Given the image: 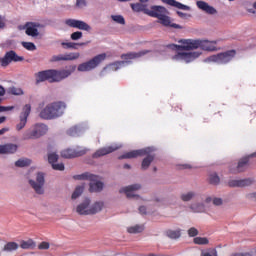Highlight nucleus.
Here are the masks:
<instances>
[{"mask_svg": "<svg viewBox=\"0 0 256 256\" xmlns=\"http://www.w3.org/2000/svg\"><path fill=\"white\" fill-rule=\"evenodd\" d=\"M111 19L115 21V23H119V25H125V18L121 15H112Z\"/></svg>", "mask_w": 256, "mask_h": 256, "instance_id": "43", "label": "nucleus"}, {"mask_svg": "<svg viewBox=\"0 0 256 256\" xmlns=\"http://www.w3.org/2000/svg\"><path fill=\"white\" fill-rule=\"evenodd\" d=\"M237 52L235 50H228L226 52L212 55L204 60L205 63H217V65H225L233 60Z\"/></svg>", "mask_w": 256, "mask_h": 256, "instance_id": "7", "label": "nucleus"}, {"mask_svg": "<svg viewBox=\"0 0 256 256\" xmlns=\"http://www.w3.org/2000/svg\"><path fill=\"white\" fill-rule=\"evenodd\" d=\"M76 7H79V9H83V7H87V1L86 0H76Z\"/></svg>", "mask_w": 256, "mask_h": 256, "instance_id": "49", "label": "nucleus"}, {"mask_svg": "<svg viewBox=\"0 0 256 256\" xmlns=\"http://www.w3.org/2000/svg\"><path fill=\"white\" fill-rule=\"evenodd\" d=\"M220 181H221V179L219 178L217 173H212V174L209 175V183L211 185H219Z\"/></svg>", "mask_w": 256, "mask_h": 256, "instance_id": "37", "label": "nucleus"}, {"mask_svg": "<svg viewBox=\"0 0 256 256\" xmlns=\"http://www.w3.org/2000/svg\"><path fill=\"white\" fill-rule=\"evenodd\" d=\"M248 199H254L256 201V192L247 195Z\"/></svg>", "mask_w": 256, "mask_h": 256, "instance_id": "55", "label": "nucleus"}, {"mask_svg": "<svg viewBox=\"0 0 256 256\" xmlns=\"http://www.w3.org/2000/svg\"><path fill=\"white\" fill-rule=\"evenodd\" d=\"M22 47L27 49V51H35L37 49V46L32 42H22Z\"/></svg>", "mask_w": 256, "mask_h": 256, "instance_id": "41", "label": "nucleus"}, {"mask_svg": "<svg viewBox=\"0 0 256 256\" xmlns=\"http://www.w3.org/2000/svg\"><path fill=\"white\" fill-rule=\"evenodd\" d=\"M147 53H151V51L143 50L140 52H129L126 54H122L121 59H123V61H117L112 64H109L103 69L100 75L101 76L105 75L106 71H118V69H121V67H125L126 65H129V63H131V59H139V57H143L144 55H147Z\"/></svg>", "mask_w": 256, "mask_h": 256, "instance_id": "3", "label": "nucleus"}, {"mask_svg": "<svg viewBox=\"0 0 256 256\" xmlns=\"http://www.w3.org/2000/svg\"><path fill=\"white\" fill-rule=\"evenodd\" d=\"M38 249H41V250H47L49 249V243L48 242H41L38 246Z\"/></svg>", "mask_w": 256, "mask_h": 256, "instance_id": "50", "label": "nucleus"}, {"mask_svg": "<svg viewBox=\"0 0 256 256\" xmlns=\"http://www.w3.org/2000/svg\"><path fill=\"white\" fill-rule=\"evenodd\" d=\"M105 203L103 201H96L94 204L90 205V215H95L103 210Z\"/></svg>", "mask_w": 256, "mask_h": 256, "instance_id": "28", "label": "nucleus"}, {"mask_svg": "<svg viewBox=\"0 0 256 256\" xmlns=\"http://www.w3.org/2000/svg\"><path fill=\"white\" fill-rule=\"evenodd\" d=\"M149 0H140V3H147Z\"/></svg>", "mask_w": 256, "mask_h": 256, "instance_id": "61", "label": "nucleus"}, {"mask_svg": "<svg viewBox=\"0 0 256 256\" xmlns=\"http://www.w3.org/2000/svg\"><path fill=\"white\" fill-rule=\"evenodd\" d=\"M52 168L55 169V171H64L65 165L63 163H56L52 164Z\"/></svg>", "mask_w": 256, "mask_h": 256, "instance_id": "45", "label": "nucleus"}, {"mask_svg": "<svg viewBox=\"0 0 256 256\" xmlns=\"http://www.w3.org/2000/svg\"><path fill=\"white\" fill-rule=\"evenodd\" d=\"M252 157H256V152L254 154H252Z\"/></svg>", "mask_w": 256, "mask_h": 256, "instance_id": "63", "label": "nucleus"}, {"mask_svg": "<svg viewBox=\"0 0 256 256\" xmlns=\"http://www.w3.org/2000/svg\"><path fill=\"white\" fill-rule=\"evenodd\" d=\"M194 243L196 245H207L209 243V240L205 237H196L194 238Z\"/></svg>", "mask_w": 256, "mask_h": 256, "instance_id": "42", "label": "nucleus"}, {"mask_svg": "<svg viewBox=\"0 0 256 256\" xmlns=\"http://www.w3.org/2000/svg\"><path fill=\"white\" fill-rule=\"evenodd\" d=\"M47 131H49L47 125L43 123H37L32 127V129L26 131L23 134V139H39V137H43V135H46Z\"/></svg>", "mask_w": 256, "mask_h": 256, "instance_id": "9", "label": "nucleus"}, {"mask_svg": "<svg viewBox=\"0 0 256 256\" xmlns=\"http://www.w3.org/2000/svg\"><path fill=\"white\" fill-rule=\"evenodd\" d=\"M65 25L74 29H80V31H91V27L89 24H87V22L77 19H66Z\"/></svg>", "mask_w": 256, "mask_h": 256, "instance_id": "15", "label": "nucleus"}, {"mask_svg": "<svg viewBox=\"0 0 256 256\" xmlns=\"http://www.w3.org/2000/svg\"><path fill=\"white\" fill-rule=\"evenodd\" d=\"M9 131V128H2L0 130V135H5V133H7Z\"/></svg>", "mask_w": 256, "mask_h": 256, "instance_id": "56", "label": "nucleus"}, {"mask_svg": "<svg viewBox=\"0 0 256 256\" xmlns=\"http://www.w3.org/2000/svg\"><path fill=\"white\" fill-rule=\"evenodd\" d=\"M196 193L193 191L186 192L181 194L180 199H182L184 202L191 201V199H195Z\"/></svg>", "mask_w": 256, "mask_h": 256, "instance_id": "34", "label": "nucleus"}, {"mask_svg": "<svg viewBox=\"0 0 256 256\" xmlns=\"http://www.w3.org/2000/svg\"><path fill=\"white\" fill-rule=\"evenodd\" d=\"M18 148L19 146L13 143L0 145V155H13V153H17Z\"/></svg>", "mask_w": 256, "mask_h": 256, "instance_id": "20", "label": "nucleus"}, {"mask_svg": "<svg viewBox=\"0 0 256 256\" xmlns=\"http://www.w3.org/2000/svg\"><path fill=\"white\" fill-rule=\"evenodd\" d=\"M139 213H141V215H146L147 208L145 206H140L139 207Z\"/></svg>", "mask_w": 256, "mask_h": 256, "instance_id": "54", "label": "nucleus"}, {"mask_svg": "<svg viewBox=\"0 0 256 256\" xmlns=\"http://www.w3.org/2000/svg\"><path fill=\"white\" fill-rule=\"evenodd\" d=\"M65 113V103L63 102H54L48 104L41 112V119L51 120L61 117Z\"/></svg>", "mask_w": 256, "mask_h": 256, "instance_id": "5", "label": "nucleus"}, {"mask_svg": "<svg viewBox=\"0 0 256 256\" xmlns=\"http://www.w3.org/2000/svg\"><path fill=\"white\" fill-rule=\"evenodd\" d=\"M58 159H59V155H57V153L52 152L48 154V161L51 165L57 163Z\"/></svg>", "mask_w": 256, "mask_h": 256, "instance_id": "40", "label": "nucleus"}, {"mask_svg": "<svg viewBox=\"0 0 256 256\" xmlns=\"http://www.w3.org/2000/svg\"><path fill=\"white\" fill-rule=\"evenodd\" d=\"M74 179H78V180L85 179L86 181H90V184H89L90 193H99L103 191L104 184L103 182L99 181V176L97 175H93L89 172H86L84 174L75 176Z\"/></svg>", "mask_w": 256, "mask_h": 256, "instance_id": "6", "label": "nucleus"}, {"mask_svg": "<svg viewBox=\"0 0 256 256\" xmlns=\"http://www.w3.org/2000/svg\"><path fill=\"white\" fill-rule=\"evenodd\" d=\"M77 66L72 65L67 69L62 70H44L35 74L36 83H43V81H49L50 83H59L63 79H67L72 73H75Z\"/></svg>", "mask_w": 256, "mask_h": 256, "instance_id": "2", "label": "nucleus"}, {"mask_svg": "<svg viewBox=\"0 0 256 256\" xmlns=\"http://www.w3.org/2000/svg\"><path fill=\"white\" fill-rule=\"evenodd\" d=\"M91 200L89 198H86L82 203H80L76 207V212L78 215H91Z\"/></svg>", "mask_w": 256, "mask_h": 256, "instance_id": "18", "label": "nucleus"}, {"mask_svg": "<svg viewBox=\"0 0 256 256\" xmlns=\"http://www.w3.org/2000/svg\"><path fill=\"white\" fill-rule=\"evenodd\" d=\"M80 54L78 52L75 53H68V54H59L54 55L51 59V61L57 62V61H75V59H79Z\"/></svg>", "mask_w": 256, "mask_h": 256, "instance_id": "19", "label": "nucleus"}, {"mask_svg": "<svg viewBox=\"0 0 256 256\" xmlns=\"http://www.w3.org/2000/svg\"><path fill=\"white\" fill-rule=\"evenodd\" d=\"M83 191H85V185L77 186L72 194V199H78V197H81Z\"/></svg>", "mask_w": 256, "mask_h": 256, "instance_id": "35", "label": "nucleus"}, {"mask_svg": "<svg viewBox=\"0 0 256 256\" xmlns=\"http://www.w3.org/2000/svg\"><path fill=\"white\" fill-rule=\"evenodd\" d=\"M84 131L85 128L83 126H74L67 131V135H69L70 137H79V135L84 133Z\"/></svg>", "mask_w": 256, "mask_h": 256, "instance_id": "27", "label": "nucleus"}, {"mask_svg": "<svg viewBox=\"0 0 256 256\" xmlns=\"http://www.w3.org/2000/svg\"><path fill=\"white\" fill-rule=\"evenodd\" d=\"M21 249H35V242L31 239L23 240L20 244Z\"/></svg>", "mask_w": 256, "mask_h": 256, "instance_id": "32", "label": "nucleus"}, {"mask_svg": "<svg viewBox=\"0 0 256 256\" xmlns=\"http://www.w3.org/2000/svg\"><path fill=\"white\" fill-rule=\"evenodd\" d=\"M167 237H169V239H179V237H181V229L178 230H168L166 232Z\"/></svg>", "mask_w": 256, "mask_h": 256, "instance_id": "33", "label": "nucleus"}, {"mask_svg": "<svg viewBox=\"0 0 256 256\" xmlns=\"http://www.w3.org/2000/svg\"><path fill=\"white\" fill-rule=\"evenodd\" d=\"M131 7L136 13H139L143 11L145 15H149L151 17V13H153V6L149 9L147 6L141 4V3H136V4H131Z\"/></svg>", "mask_w": 256, "mask_h": 256, "instance_id": "24", "label": "nucleus"}, {"mask_svg": "<svg viewBox=\"0 0 256 256\" xmlns=\"http://www.w3.org/2000/svg\"><path fill=\"white\" fill-rule=\"evenodd\" d=\"M191 211L193 213H204L205 212V204L203 203H193L190 205Z\"/></svg>", "mask_w": 256, "mask_h": 256, "instance_id": "29", "label": "nucleus"}, {"mask_svg": "<svg viewBox=\"0 0 256 256\" xmlns=\"http://www.w3.org/2000/svg\"><path fill=\"white\" fill-rule=\"evenodd\" d=\"M62 47L64 49H77V45H85V43H74V42H62L61 43Z\"/></svg>", "mask_w": 256, "mask_h": 256, "instance_id": "36", "label": "nucleus"}, {"mask_svg": "<svg viewBox=\"0 0 256 256\" xmlns=\"http://www.w3.org/2000/svg\"><path fill=\"white\" fill-rule=\"evenodd\" d=\"M29 183L37 195H43L45 193V190L43 189L45 185V174L39 172L36 176V181L29 180Z\"/></svg>", "mask_w": 256, "mask_h": 256, "instance_id": "12", "label": "nucleus"}, {"mask_svg": "<svg viewBox=\"0 0 256 256\" xmlns=\"http://www.w3.org/2000/svg\"><path fill=\"white\" fill-rule=\"evenodd\" d=\"M253 183L251 178L242 179V180H230L228 185L229 187H249Z\"/></svg>", "mask_w": 256, "mask_h": 256, "instance_id": "23", "label": "nucleus"}, {"mask_svg": "<svg viewBox=\"0 0 256 256\" xmlns=\"http://www.w3.org/2000/svg\"><path fill=\"white\" fill-rule=\"evenodd\" d=\"M188 235L190 237H197V235H199V230H197L195 227H191L188 229Z\"/></svg>", "mask_w": 256, "mask_h": 256, "instance_id": "46", "label": "nucleus"}, {"mask_svg": "<svg viewBox=\"0 0 256 256\" xmlns=\"http://www.w3.org/2000/svg\"><path fill=\"white\" fill-rule=\"evenodd\" d=\"M205 203H213V205L219 207V205H223V199L215 196H208L205 199Z\"/></svg>", "mask_w": 256, "mask_h": 256, "instance_id": "30", "label": "nucleus"}, {"mask_svg": "<svg viewBox=\"0 0 256 256\" xmlns=\"http://www.w3.org/2000/svg\"><path fill=\"white\" fill-rule=\"evenodd\" d=\"M16 167H28L31 165V161L29 159H20L15 162Z\"/></svg>", "mask_w": 256, "mask_h": 256, "instance_id": "39", "label": "nucleus"}, {"mask_svg": "<svg viewBox=\"0 0 256 256\" xmlns=\"http://www.w3.org/2000/svg\"><path fill=\"white\" fill-rule=\"evenodd\" d=\"M253 7H254V9H256V2L254 3Z\"/></svg>", "mask_w": 256, "mask_h": 256, "instance_id": "62", "label": "nucleus"}, {"mask_svg": "<svg viewBox=\"0 0 256 256\" xmlns=\"http://www.w3.org/2000/svg\"><path fill=\"white\" fill-rule=\"evenodd\" d=\"M162 2L171 7H176V9H181L182 11H190L191 9L189 6L181 4V2H177L176 0H162Z\"/></svg>", "mask_w": 256, "mask_h": 256, "instance_id": "26", "label": "nucleus"}, {"mask_svg": "<svg viewBox=\"0 0 256 256\" xmlns=\"http://www.w3.org/2000/svg\"><path fill=\"white\" fill-rule=\"evenodd\" d=\"M176 44L166 45V49L170 51H177V53L172 56L173 61H181L182 63H192L195 59L201 57V51H193L195 49H201L202 51H217V40H200V39H182ZM192 51V52H183Z\"/></svg>", "mask_w": 256, "mask_h": 256, "instance_id": "1", "label": "nucleus"}, {"mask_svg": "<svg viewBox=\"0 0 256 256\" xmlns=\"http://www.w3.org/2000/svg\"><path fill=\"white\" fill-rule=\"evenodd\" d=\"M177 15H178L179 17H181V19H187V17H191V15L185 14V13H183V12H181V11H177Z\"/></svg>", "mask_w": 256, "mask_h": 256, "instance_id": "52", "label": "nucleus"}, {"mask_svg": "<svg viewBox=\"0 0 256 256\" xmlns=\"http://www.w3.org/2000/svg\"><path fill=\"white\" fill-rule=\"evenodd\" d=\"M15 106H0V113H5L7 111H13Z\"/></svg>", "mask_w": 256, "mask_h": 256, "instance_id": "48", "label": "nucleus"}, {"mask_svg": "<svg viewBox=\"0 0 256 256\" xmlns=\"http://www.w3.org/2000/svg\"><path fill=\"white\" fill-rule=\"evenodd\" d=\"M117 149H121V145L114 144L109 147L100 148L93 154V158L99 159V157L109 155V153H113V151H117Z\"/></svg>", "mask_w": 256, "mask_h": 256, "instance_id": "17", "label": "nucleus"}, {"mask_svg": "<svg viewBox=\"0 0 256 256\" xmlns=\"http://www.w3.org/2000/svg\"><path fill=\"white\" fill-rule=\"evenodd\" d=\"M81 37H83V32H81V31H76L71 34L72 41H79V39H81Z\"/></svg>", "mask_w": 256, "mask_h": 256, "instance_id": "44", "label": "nucleus"}, {"mask_svg": "<svg viewBox=\"0 0 256 256\" xmlns=\"http://www.w3.org/2000/svg\"><path fill=\"white\" fill-rule=\"evenodd\" d=\"M124 169H131V166L129 164H125Z\"/></svg>", "mask_w": 256, "mask_h": 256, "instance_id": "60", "label": "nucleus"}, {"mask_svg": "<svg viewBox=\"0 0 256 256\" xmlns=\"http://www.w3.org/2000/svg\"><path fill=\"white\" fill-rule=\"evenodd\" d=\"M196 5L198 9H201V11H204L208 15H215L217 13V10L213 6L208 5L205 1H198Z\"/></svg>", "mask_w": 256, "mask_h": 256, "instance_id": "22", "label": "nucleus"}, {"mask_svg": "<svg viewBox=\"0 0 256 256\" xmlns=\"http://www.w3.org/2000/svg\"><path fill=\"white\" fill-rule=\"evenodd\" d=\"M128 233H143L145 231V226L142 224H137L135 226H130L127 228Z\"/></svg>", "mask_w": 256, "mask_h": 256, "instance_id": "31", "label": "nucleus"}, {"mask_svg": "<svg viewBox=\"0 0 256 256\" xmlns=\"http://www.w3.org/2000/svg\"><path fill=\"white\" fill-rule=\"evenodd\" d=\"M202 256H217V251L212 250L210 252H205L202 254Z\"/></svg>", "mask_w": 256, "mask_h": 256, "instance_id": "53", "label": "nucleus"}, {"mask_svg": "<svg viewBox=\"0 0 256 256\" xmlns=\"http://www.w3.org/2000/svg\"><path fill=\"white\" fill-rule=\"evenodd\" d=\"M153 151H155V148L153 147L133 150L130 152H126L125 154L120 156L119 159H135V157H143V155H147V157H145L142 161V169L146 170L149 169V165H151V163H153V160L155 159V155L152 154Z\"/></svg>", "mask_w": 256, "mask_h": 256, "instance_id": "4", "label": "nucleus"}, {"mask_svg": "<svg viewBox=\"0 0 256 256\" xmlns=\"http://www.w3.org/2000/svg\"><path fill=\"white\" fill-rule=\"evenodd\" d=\"M29 115H31V104H26L20 113L19 123L16 125V131H22V129H25Z\"/></svg>", "mask_w": 256, "mask_h": 256, "instance_id": "13", "label": "nucleus"}, {"mask_svg": "<svg viewBox=\"0 0 256 256\" xmlns=\"http://www.w3.org/2000/svg\"><path fill=\"white\" fill-rule=\"evenodd\" d=\"M3 95H5V88L0 86V97H3Z\"/></svg>", "mask_w": 256, "mask_h": 256, "instance_id": "57", "label": "nucleus"}, {"mask_svg": "<svg viewBox=\"0 0 256 256\" xmlns=\"http://www.w3.org/2000/svg\"><path fill=\"white\" fill-rule=\"evenodd\" d=\"M10 93L12 95H23V90L21 88L13 87V88L10 89Z\"/></svg>", "mask_w": 256, "mask_h": 256, "instance_id": "47", "label": "nucleus"}, {"mask_svg": "<svg viewBox=\"0 0 256 256\" xmlns=\"http://www.w3.org/2000/svg\"><path fill=\"white\" fill-rule=\"evenodd\" d=\"M150 17H156V19H159V23L165 27L171 25V19L167 16V8L163 6H153V11L150 12Z\"/></svg>", "mask_w": 256, "mask_h": 256, "instance_id": "10", "label": "nucleus"}, {"mask_svg": "<svg viewBox=\"0 0 256 256\" xmlns=\"http://www.w3.org/2000/svg\"><path fill=\"white\" fill-rule=\"evenodd\" d=\"M149 256H155V254H149Z\"/></svg>", "mask_w": 256, "mask_h": 256, "instance_id": "64", "label": "nucleus"}, {"mask_svg": "<svg viewBox=\"0 0 256 256\" xmlns=\"http://www.w3.org/2000/svg\"><path fill=\"white\" fill-rule=\"evenodd\" d=\"M25 58L23 56L17 55L16 51L10 50L6 52L4 57L0 58V64L2 67H8V65H11V63H19L21 61H24Z\"/></svg>", "mask_w": 256, "mask_h": 256, "instance_id": "11", "label": "nucleus"}, {"mask_svg": "<svg viewBox=\"0 0 256 256\" xmlns=\"http://www.w3.org/2000/svg\"><path fill=\"white\" fill-rule=\"evenodd\" d=\"M105 59H107L106 53L99 54L94 58H92L91 60L78 65L77 69L81 73H85L87 71H93V69H96L99 65H101V63H103Z\"/></svg>", "mask_w": 256, "mask_h": 256, "instance_id": "8", "label": "nucleus"}, {"mask_svg": "<svg viewBox=\"0 0 256 256\" xmlns=\"http://www.w3.org/2000/svg\"><path fill=\"white\" fill-rule=\"evenodd\" d=\"M6 121H7V117H5V116L0 117V125L5 123Z\"/></svg>", "mask_w": 256, "mask_h": 256, "instance_id": "59", "label": "nucleus"}, {"mask_svg": "<svg viewBox=\"0 0 256 256\" xmlns=\"http://www.w3.org/2000/svg\"><path fill=\"white\" fill-rule=\"evenodd\" d=\"M249 163V158H242L239 162L238 165L235 168H231L230 171L231 173H241L247 169V165Z\"/></svg>", "mask_w": 256, "mask_h": 256, "instance_id": "25", "label": "nucleus"}, {"mask_svg": "<svg viewBox=\"0 0 256 256\" xmlns=\"http://www.w3.org/2000/svg\"><path fill=\"white\" fill-rule=\"evenodd\" d=\"M141 189L140 184H132L127 187H123L119 190V193H125L128 199H140L139 195L135 194L136 191Z\"/></svg>", "mask_w": 256, "mask_h": 256, "instance_id": "16", "label": "nucleus"}, {"mask_svg": "<svg viewBox=\"0 0 256 256\" xmlns=\"http://www.w3.org/2000/svg\"><path fill=\"white\" fill-rule=\"evenodd\" d=\"M7 23V20L5 17L0 16V29H5V24Z\"/></svg>", "mask_w": 256, "mask_h": 256, "instance_id": "51", "label": "nucleus"}, {"mask_svg": "<svg viewBox=\"0 0 256 256\" xmlns=\"http://www.w3.org/2000/svg\"><path fill=\"white\" fill-rule=\"evenodd\" d=\"M87 153L86 148L77 147L76 149H66L61 152V156L64 157V159H73L75 157H81L82 155H85Z\"/></svg>", "mask_w": 256, "mask_h": 256, "instance_id": "14", "label": "nucleus"}, {"mask_svg": "<svg viewBox=\"0 0 256 256\" xmlns=\"http://www.w3.org/2000/svg\"><path fill=\"white\" fill-rule=\"evenodd\" d=\"M170 27H173L174 29H181V26L176 23L170 24Z\"/></svg>", "mask_w": 256, "mask_h": 256, "instance_id": "58", "label": "nucleus"}, {"mask_svg": "<svg viewBox=\"0 0 256 256\" xmlns=\"http://www.w3.org/2000/svg\"><path fill=\"white\" fill-rule=\"evenodd\" d=\"M37 27H39V24L28 22L25 24L26 29V35H29V37H37L39 35V30H37Z\"/></svg>", "mask_w": 256, "mask_h": 256, "instance_id": "21", "label": "nucleus"}, {"mask_svg": "<svg viewBox=\"0 0 256 256\" xmlns=\"http://www.w3.org/2000/svg\"><path fill=\"white\" fill-rule=\"evenodd\" d=\"M19 249V245L15 242H8L4 246V251H17Z\"/></svg>", "mask_w": 256, "mask_h": 256, "instance_id": "38", "label": "nucleus"}]
</instances>
